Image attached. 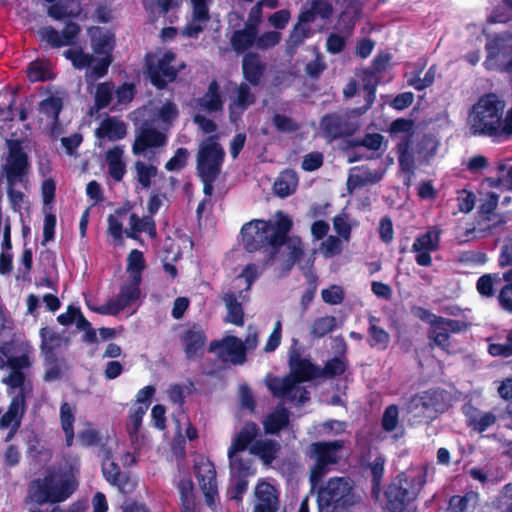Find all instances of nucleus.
I'll list each match as a JSON object with an SVG mask.
<instances>
[{
	"mask_svg": "<svg viewBox=\"0 0 512 512\" xmlns=\"http://www.w3.org/2000/svg\"><path fill=\"white\" fill-rule=\"evenodd\" d=\"M291 227L292 220L282 212L276 213L274 223L253 220L241 229L243 245L250 252L267 247L271 264L287 272L302 254V242L298 237L286 240Z\"/></svg>",
	"mask_w": 512,
	"mask_h": 512,
	"instance_id": "obj_1",
	"label": "nucleus"
},
{
	"mask_svg": "<svg viewBox=\"0 0 512 512\" xmlns=\"http://www.w3.org/2000/svg\"><path fill=\"white\" fill-rule=\"evenodd\" d=\"M91 37V47L95 55L85 53L79 48H70L64 52V56L72 62L77 69H87L85 79L92 82L103 77L111 64L110 53L113 49L114 38L108 31L98 27L88 29Z\"/></svg>",
	"mask_w": 512,
	"mask_h": 512,
	"instance_id": "obj_2",
	"label": "nucleus"
},
{
	"mask_svg": "<svg viewBox=\"0 0 512 512\" xmlns=\"http://www.w3.org/2000/svg\"><path fill=\"white\" fill-rule=\"evenodd\" d=\"M33 361V347L26 341L13 338L0 344V370H10L2 379L9 391L32 392L33 385L26 374Z\"/></svg>",
	"mask_w": 512,
	"mask_h": 512,
	"instance_id": "obj_3",
	"label": "nucleus"
},
{
	"mask_svg": "<svg viewBox=\"0 0 512 512\" xmlns=\"http://www.w3.org/2000/svg\"><path fill=\"white\" fill-rule=\"evenodd\" d=\"M505 104L494 94L479 98L471 107L467 127L472 135L503 138L502 116Z\"/></svg>",
	"mask_w": 512,
	"mask_h": 512,
	"instance_id": "obj_4",
	"label": "nucleus"
},
{
	"mask_svg": "<svg viewBox=\"0 0 512 512\" xmlns=\"http://www.w3.org/2000/svg\"><path fill=\"white\" fill-rule=\"evenodd\" d=\"M290 368V374L284 378L267 379V387L276 397L303 404L309 400V393L301 383L314 378L318 370L308 360L294 358H291Z\"/></svg>",
	"mask_w": 512,
	"mask_h": 512,
	"instance_id": "obj_5",
	"label": "nucleus"
},
{
	"mask_svg": "<svg viewBox=\"0 0 512 512\" xmlns=\"http://www.w3.org/2000/svg\"><path fill=\"white\" fill-rule=\"evenodd\" d=\"M225 151L216 137H208L199 145L196 156L197 172L203 182L206 197L213 193V183L221 173Z\"/></svg>",
	"mask_w": 512,
	"mask_h": 512,
	"instance_id": "obj_6",
	"label": "nucleus"
},
{
	"mask_svg": "<svg viewBox=\"0 0 512 512\" xmlns=\"http://www.w3.org/2000/svg\"><path fill=\"white\" fill-rule=\"evenodd\" d=\"M426 475L425 469L399 474L386 492L389 508L393 512H402L421 491L426 482Z\"/></svg>",
	"mask_w": 512,
	"mask_h": 512,
	"instance_id": "obj_7",
	"label": "nucleus"
},
{
	"mask_svg": "<svg viewBox=\"0 0 512 512\" xmlns=\"http://www.w3.org/2000/svg\"><path fill=\"white\" fill-rule=\"evenodd\" d=\"M76 484L63 475L52 473L32 482L29 495L38 504L57 503L66 500L75 490Z\"/></svg>",
	"mask_w": 512,
	"mask_h": 512,
	"instance_id": "obj_8",
	"label": "nucleus"
},
{
	"mask_svg": "<svg viewBox=\"0 0 512 512\" xmlns=\"http://www.w3.org/2000/svg\"><path fill=\"white\" fill-rule=\"evenodd\" d=\"M317 502L319 512H335L353 505L356 498L350 480L344 477L329 479L319 489Z\"/></svg>",
	"mask_w": 512,
	"mask_h": 512,
	"instance_id": "obj_9",
	"label": "nucleus"
},
{
	"mask_svg": "<svg viewBox=\"0 0 512 512\" xmlns=\"http://www.w3.org/2000/svg\"><path fill=\"white\" fill-rule=\"evenodd\" d=\"M258 433V426L255 423L248 422L241 431L235 435L228 450L231 477H249L254 475L255 469L253 468L251 459H244L240 453L245 451Z\"/></svg>",
	"mask_w": 512,
	"mask_h": 512,
	"instance_id": "obj_10",
	"label": "nucleus"
},
{
	"mask_svg": "<svg viewBox=\"0 0 512 512\" xmlns=\"http://www.w3.org/2000/svg\"><path fill=\"white\" fill-rule=\"evenodd\" d=\"M444 396L439 391H424L413 396L405 409L408 421L419 424L434 419L444 409Z\"/></svg>",
	"mask_w": 512,
	"mask_h": 512,
	"instance_id": "obj_11",
	"label": "nucleus"
},
{
	"mask_svg": "<svg viewBox=\"0 0 512 512\" xmlns=\"http://www.w3.org/2000/svg\"><path fill=\"white\" fill-rule=\"evenodd\" d=\"M486 59L487 70L512 74V35L501 33L487 39Z\"/></svg>",
	"mask_w": 512,
	"mask_h": 512,
	"instance_id": "obj_12",
	"label": "nucleus"
},
{
	"mask_svg": "<svg viewBox=\"0 0 512 512\" xmlns=\"http://www.w3.org/2000/svg\"><path fill=\"white\" fill-rule=\"evenodd\" d=\"M343 448L342 441L316 442L309 447V457L314 465L310 472V481L315 487L321 478L328 472L329 465L335 464L340 458V451Z\"/></svg>",
	"mask_w": 512,
	"mask_h": 512,
	"instance_id": "obj_13",
	"label": "nucleus"
},
{
	"mask_svg": "<svg viewBox=\"0 0 512 512\" xmlns=\"http://www.w3.org/2000/svg\"><path fill=\"white\" fill-rule=\"evenodd\" d=\"M6 143L8 153L1 166L0 178L5 177L8 185L14 186L23 181L28 171V157L23 151L22 144L19 140L9 139Z\"/></svg>",
	"mask_w": 512,
	"mask_h": 512,
	"instance_id": "obj_14",
	"label": "nucleus"
},
{
	"mask_svg": "<svg viewBox=\"0 0 512 512\" xmlns=\"http://www.w3.org/2000/svg\"><path fill=\"white\" fill-rule=\"evenodd\" d=\"M182 63H177L172 52H159L147 57V69L152 83L162 88L167 82L175 79L178 71L183 68Z\"/></svg>",
	"mask_w": 512,
	"mask_h": 512,
	"instance_id": "obj_15",
	"label": "nucleus"
},
{
	"mask_svg": "<svg viewBox=\"0 0 512 512\" xmlns=\"http://www.w3.org/2000/svg\"><path fill=\"white\" fill-rule=\"evenodd\" d=\"M167 143L166 134L151 127L144 126L136 134L132 145V153L135 156L150 157L158 149L163 148Z\"/></svg>",
	"mask_w": 512,
	"mask_h": 512,
	"instance_id": "obj_16",
	"label": "nucleus"
},
{
	"mask_svg": "<svg viewBox=\"0 0 512 512\" xmlns=\"http://www.w3.org/2000/svg\"><path fill=\"white\" fill-rule=\"evenodd\" d=\"M139 282L131 280L129 283L123 285L119 294L110 299L107 303L93 308L96 312L104 315H116L123 309L132 305L140 295L138 288Z\"/></svg>",
	"mask_w": 512,
	"mask_h": 512,
	"instance_id": "obj_17",
	"label": "nucleus"
},
{
	"mask_svg": "<svg viewBox=\"0 0 512 512\" xmlns=\"http://www.w3.org/2000/svg\"><path fill=\"white\" fill-rule=\"evenodd\" d=\"M195 475L207 504L213 506L217 498L216 472L213 464L206 458H200L195 463Z\"/></svg>",
	"mask_w": 512,
	"mask_h": 512,
	"instance_id": "obj_18",
	"label": "nucleus"
},
{
	"mask_svg": "<svg viewBox=\"0 0 512 512\" xmlns=\"http://www.w3.org/2000/svg\"><path fill=\"white\" fill-rule=\"evenodd\" d=\"M7 391L12 395V400L6 411L0 410V429H17L20 426L21 419L24 415L26 405L25 399L31 395L32 392H24L17 389L16 392Z\"/></svg>",
	"mask_w": 512,
	"mask_h": 512,
	"instance_id": "obj_19",
	"label": "nucleus"
},
{
	"mask_svg": "<svg viewBox=\"0 0 512 512\" xmlns=\"http://www.w3.org/2000/svg\"><path fill=\"white\" fill-rule=\"evenodd\" d=\"M279 491L265 480L257 483L254 489L253 512H278Z\"/></svg>",
	"mask_w": 512,
	"mask_h": 512,
	"instance_id": "obj_20",
	"label": "nucleus"
},
{
	"mask_svg": "<svg viewBox=\"0 0 512 512\" xmlns=\"http://www.w3.org/2000/svg\"><path fill=\"white\" fill-rule=\"evenodd\" d=\"M80 32L81 28L77 23L69 22L61 32L53 27L46 26L39 29L38 34L42 41L47 42L52 47H63L75 44Z\"/></svg>",
	"mask_w": 512,
	"mask_h": 512,
	"instance_id": "obj_21",
	"label": "nucleus"
},
{
	"mask_svg": "<svg viewBox=\"0 0 512 512\" xmlns=\"http://www.w3.org/2000/svg\"><path fill=\"white\" fill-rule=\"evenodd\" d=\"M212 0H190L191 17L183 28L182 34L187 37H197L210 20L209 8Z\"/></svg>",
	"mask_w": 512,
	"mask_h": 512,
	"instance_id": "obj_22",
	"label": "nucleus"
},
{
	"mask_svg": "<svg viewBox=\"0 0 512 512\" xmlns=\"http://www.w3.org/2000/svg\"><path fill=\"white\" fill-rule=\"evenodd\" d=\"M440 232L436 228L429 229L426 233L417 237L412 245V251L417 254L416 262L420 266H430L432 258L430 253L439 246Z\"/></svg>",
	"mask_w": 512,
	"mask_h": 512,
	"instance_id": "obj_23",
	"label": "nucleus"
},
{
	"mask_svg": "<svg viewBox=\"0 0 512 512\" xmlns=\"http://www.w3.org/2000/svg\"><path fill=\"white\" fill-rule=\"evenodd\" d=\"M63 107V99L60 95H50L43 99L38 106V121L51 133L57 129L58 115Z\"/></svg>",
	"mask_w": 512,
	"mask_h": 512,
	"instance_id": "obj_24",
	"label": "nucleus"
},
{
	"mask_svg": "<svg viewBox=\"0 0 512 512\" xmlns=\"http://www.w3.org/2000/svg\"><path fill=\"white\" fill-rule=\"evenodd\" d=\"M465 326L463 322L441 317L431 326L429 336L441 349L448 350L450 333L460 332Z\"/></svg>",
	"mask_w": 512,
	"mask_h": 512,
	"instance_id": "obj_25",
	"label": "nucleus"
},
{
	"mask_svg": "<svg viewBox=\"0 0 512 512\" xmlns=\"http://www.w3.org/2000/svg\"><path fill=\"white\" fill-rule=\"evenodd\" d=\"M321 126L327 137L336 138L350 135L357 129V124L350 121L347 114H333L322 119Z\"/></svg>",
	"mask_w": 512,
	"mask_h": 512,
	"instance_id": "obj_26",
	"label": "nucleus"
},
{
	"mask_svg": "<svg viewBox=\"0 0 512 512\" xmlns=\"http://www.w3.org/2000/svg\"><path fill=\"white\" fill-rule=\"evenodd\" d=\"M222 300L227 310V315L225 318L226 322L235 324L237 326H242L244 323L242 302L245 300L242 292L236 289H232L231 291L223 294Z\"/></svg>",
	"mask_w": 512,
	"mask_h": 512,
	"instance_id": "obj_27",
	"label": "nucleus"
},
{
	"mask_svg": "<svg viewBox=\"0 0 512 512\" xmlns=\"http://www.w3.org/2000/svg\"><path fill=\"white\" fill-rule=\"evenodd\" d=\"M253 102L254 96L248 85L242 83L236 86L229 105L230 119L236 121Z\"/></svg>",
	"mask_w": 512,
	"mask_h": 512,
	"instance_id": "obj_28",
	"label": "nucleus"
},
{
	"mask_svg": "<svg viewBox=\"0 0 512 512\" xmlns=\"http://www.w3.org/2000/svg\"><path fill=\"white\" fill-rule=\"evenodd\" d=\"M126 124L118 118L107 117L101 121L95 134L99 140L116 141L125 137Z\"/></svg>",
	"mask_w": 512,
	"mask_h": 512,
	"instance_id": "obj_29",
	"label": "nucleus"
},
{
	"mask_svg": "<svg viewBox=\"0 0 512 512\" xmlns=\"http://www.w3.org/2000/svg\"><path fill=\"white\" fill-rule=\"evenodd\" d=\"M217 347L225 361H230L234 364H242L245 361V347L240 339L234 336L227 337L220 344H217Z\"/></svg>",
	"mask_w": 512,
	"mask_h": 512,
	"instance_id": "obj_30",
	"label": "nucleus"
},
{
	"mask_svg": "<svg viewBox=\"0 0 512 512\" xmlns=\"http://www.w3.org/2000/svg\"><path fill=\"white\" fill-rule=\"evenodd\" d=\"M205 341L204 333L199 326H193L188 329L183 336L187 357L190 359L200 357L204 351Z\"/></svg>",
	"mask_w": 512,
	"mask_h": 512,
	"instance_id": "obj_31",
	"label": "nucleus"
},
{
	"mask_svg": "<svg viewBox=\"0 0 512 512\" xmlns=\"http://www.w3.org/2000/svg\"><path fill=\"white\" fill-rule=\"evenodd\" d=\"M467 423L477 432H483L495 424L496 416L492 412L481 411L472 406L463 408Z\"/></svg>",
	"mask_w": 512,
	"mask_h": 512,
	"instance_id": "obj_32",
	"label": "nucleus"
},
{
	"mask_svg": "<svg viewBox=\"0 0 512 512\" xmlns=\"http://www.w3.org/2000/svg\"><path fill=\"white\" fill-rule=\"evenodd\" d=\"M102 472L105 479L113 486H116L121 492H126L132 486L124 474L120 472L119 467L113 459L107 455L103 460Z\"/></svg>",
	"mask_w": 512,
	"mask_h": 512,
	"instance_id": "obj_33",
	"label": "nucleus"
},
{
	"mask_svg": "<svg viewBox=\"0 0 512 512\" xmlns=\"http://www.w3.org/2000/svg\"><path fill=\"white\" fill-rule=\"evenodd\" d=\"M383 169L370 170L353 168L348 177L347 185L349 189H355L368 184H374L380 181L384 175Z\"/></svg>",
	"mask_w": 512,
	"mask_h": 512,
	"instance_id": "obj_34",
	"label": "nucleus"
},
{
	"mask_svg": "<svg viewBox=\"0 0 512 512\" xmlns=\"http://www.w3.org/2000/svg\"><path fill=\"white\" fill-rule=\"evenodd\" d=\"M249 450L250 454L258 456L265 465H269L277 458L280 445L271 439H260L254 441Z\"/></svg>",
	"mask_w": 512,
	"mask_h": 512,
	"instance_id": "obj_35",
	"label": "nucleus"
},
{
	"mask_svg": "<svg viewBox=\"0 0 512 512\" xmlns=\"http://www.w3.org/2000/svg\"><path fill=\"white\" fill-rule=\"evenodd\" d=\"M146 232L150 237L156 236L155 223L151 216L139 218L135 213L129 215V227L125 229V235L137 239V234Z\"/></svg>",
	"mask_w": 512,
	"mask_h": 512,
	"instance_id": "obj_36",
	"label": "nucleus"
},
{
	"mask_svg": "<svg viewBox=\"0 0 512 512\" xmlns=\"http://www.w3.org/2000/svg\"><path fill=\"white\" fill-rule=\"evenodd\" d=\"M198 111L217 112L223 108V102L219 94V85L216 81L209 84L203 97L197 99Z\"/></svg>",
	"mask_w": 512,
	"mask_h": 512,
	"instance_id": "obj_37",
	"label": "nucleus"
},
{
	"mask_svg": "<svg viewBox=\"0 0 512 512\" xmlns=\"http://www.w3.org/2000/svg\"><path fill=\"white\" fill-rule=\"evenodd\" d=\"M123 153L124 150L121 146H115L109 149L106 153V162L109 174L116 181L122 180L126 172V165L122 159Z\"/></svg>",
	"mask_w": 512,
	"mask_h": 512,
	"instance_id": "obj_38",
	"label": "nucleus"
},
{
	"mask_svg": "<svg viewBox=\"0 0 512 512\" xmlns=\"http://www.w3.org/2000/svg\"><path fill=\"white\" fill-rule=\"evenodd\" d=\"M242 71L245 79L253 85L260 82L264 71V65L256 54H246L243 58Z\"/></svg>",
	"mask_w": 512,
	"mask_h": 512,
	"instance_id": "obj_39",
	"label": "nucleus"
},
{
	"mask_svg": "<svg viewBox=\"0 0 512 512\" xmlns=\"http://www.w3.org/2000/svg\"><path fill=\"white\" fill-rule=\"evenodd\" d=\"M75 410L67 402L62 403L60 407V424L65 434V441L67 446H71L74 441V428Z\"/></svg>",
	"mask_w": 512,
	"mask_h": 512,
	"instance_id": "obj_40",
	"label": "nucleus"
},
{
	"mask_svg": "<svg viewBox=\"0 0 512 512\" xmlns=\"http://www.w3.org/2000/svg\"><path fill=\"white\" fill-rule=\"evenodd\" d=\"M257 30L256 27L246 26L243 30L236 31L231 38L232 48L241 52L256 43Z\"/></svg>",
	"mask_w": 512,
	"mask_h": 512,
	"instance_id": "obj_41",
	"label": "nucleus"
},
{
	"mask_svg": "<svg viewBox=\"0 0 512 512\" xmlns=\"http://www.w3.org/2000/svg\"><path fill=\"white\" fill-rule=\"evenodd\" d=\"M378 320L375 317L369 318V339L368 342L371 347L377 348L379 350H384L387 348L390 340V336L388 332L378 326Z\"/></svg>",
	"mask_w": 512,
	"mask_h": 512,
	"instance_id": "obj_42",
	"label": "nucleus"
},
{
	"mask_svg": "<svg viewBox=\"0 0 512 512\" xmlns=\"http://www.w3.org/2000/svg\"><path fill=\"white\" fill-rule=\"evenodd\" d=\"M134 172L137 182L142 188L148 189L152 180L157 176V167L151 163H147L141 160H137L134 163Z\"/></svg>",
	"mask_w": 512,
	"mask_h": 512,
	"instance_id": "obj_43",
	"label": "nucleus"
},
{
	"mask_svg": "<svg viewBox=\"0 0 512 512\" xmlns=\"http://www.w3.org/2000/svg\"><path fill=\"white\" fill-rule=\"evenodd\" d=\"M126 213L125 209H119L107 217L108 233L113 237L116 245L123 244V234H125L123 218Z\"/></svg>",
	"mask_w": 512,
	"mask_h": 512,
	"instance_id": "obj_44",
	"label": "nucleus"
},
{
	"mask_svg": "<svg viewBox=\"0 0 512 512\" xmlns=\"http://www.w3.org/2000/svg\"><path fill=\"white\" fill-rule=\"evenodd\" d=\"M337 326V319L334 316H321L314 319L309 325V332L313 338H322L332 332Z\"/></svg>",
	"mask_w": 512,
	"mask_h": 512,
	"instance_id": "obj_45",
	"label": "nucleus"
},
{
	"mask_svg": "<svg viewBox=\"0 0 512 512\" xmlns=\"http://www.w3.org/2000/svg\"><path fill=\"white\" fill-rule=\"evenodd\" d=\"M298 179L296 173L288 170L280 174L274 183V190L280 197H286L293 193L297 187Z\"/></svg>",
	"mask_w": 512,
	"mask_h": 512,
	"instance_id": "obj_46",
	"label": "nucleus"
},
{
	"mask_svg": "<svg viewBox=\"0 0 512 512\" xmlns=\"http://www.w3.org/2000/svg\"><path fill=\"white\" fill-rule=\"evenodd\" d=\"M332 14V6L323 0L314 1L309 10L301 13V21L314 22L316 19L328 18Z\"/></svg>",
	"mask_w": 512,
	"mask_h": 512,
	"instance_id": "obj_47",
	"label": "nucleus"
},
{
	"mask_svg": "<svg viewBox=\"0 0 512 512\" xmlns=\"http://www.w3.org/2000/svg\"><path fill=\"white\" fill-rule=\"evenodd\" d=\"M288 424V412L284 408H279L270 415L263 422L264 429L268 434L277 433L280 429Z\"/></svg>",
	"mask_w": 512,
	"mask_h": 512,
	"instance_id": "obj_48",
	"label": "nucleus"
},
{
	"mask_svg": "<svg viewBox=\"0 0 512 512\" xmlns=\"http://www.w3.org/2000/svg\"><path fill=\"white\" fill-rule=\"evenodd\" d=\"M259 274L260 271L257 266L254 264L247 265L242 273L234 279L232 289H236L241 292L249 290Z\"/></svg>",
	"mask_w": 512,
	"mask_h": 512,
	"instance_id": "obj_49",
	"label": "nucleus"
},
{
	"mask_svg": "<svg viewBox=\"0 0 512 512\" xmlns=\"http://www.w3.org/2000/svg\"><path fill=\"white\" fill-rule=\"evenodd\" d=\"M16 91L6 89L0 92V120L7 121L13 119L12 106L15 103Z\"/></svg>",
	"mask_w": 512,
	"mask_h": 512,
	"instance_id": "obj_50",
	"label": "nucleus"
},
{
	"mask_svg": "<svg viewBox=\"0 0 512 512\" xmlns=\"http://www.w3.org/2000/svg\"><path fill=\"white\" fill-rule=\"evenodd\" d=\"M360 11L359 5L348 7L340 16L337 28L342 32L349 34L355 24V19Z\"/></svg>",
	"mask_w": 512,
	"mask_h": 512,
	"instance_id": "obj_51",
	"label": "nucleus"
},
{
	"mask_svg": "<svg viewBox=\"0 0 512 512\" xmlns=\"http://www.w3.org/2000/svg\"><path fill=\"white\" fill-rule=\"evenodd\" d=\"M127 269L131 280L140 282V272L144 268L143 254L139 250H132L127 258Z\"/></svg>",
	"mask_w": 512,
	"mask_h": 512,
	"instance_id": "obj_52",
	"label": "nucleus"
},
{
	"mask_svg": "<svg viewBox=\"0 0 512 512\" xmlns=\"http://www.w3.org/2000/svg\"><path fill=\"white\" fill-rule=\"evenodd\" d=\"M390 133L394 137L407 139L414 134V122L411 119L400 118L392 122Z\"/></svg>",
	"mask_w": 512,
	"mask_h": 512,
	"instance_id": "obj_53",
	"label": "nucleus"
},
{
	"mask_svg": "<svg viewBox=\"0 0 512 512\" xmlns=\"http://www.w3.org/2000/svg\"><path fill=\"white\" fill-rule=\"evenodd\" d=\"M177 116V106L171 102H165L157 109L156 112V119L168 127L172 125Z\"/></svg>",
	"mask_w": 512,
	"mask_h": 512,
	"instance_id": "obj_54",
	"label": "nucleus"
},
{
	"mask_svg": "<svg viewBox=\"0 0 512 512\" xmlns=\"http://www.w3.org/2000/svg\"><path fill=\"white\" fill-rule=\"evenodd\" d=\"M501 280L499 274H485L477 281V291L485 297H491L494 294V284Z\"/></svg>",
	"mask_w": 512,
	"mask_h": 512,
	"instance_id": "obj_55",
	"label": "nucleus"
},
{
	"mask_svg": "<svg viewBox=\"0 0 512 512\" xmlns=\"http://www.w3.org/2000/svg\"><path fill=\"white\" fill-rule=\"evenodd\" d=\"M113 95V86L111 83H100L95 91V104L98 109H102L110 103Z\"/></svg>",
	"mask_w": 512,
	"mask_h": 512,
	"instance_id": "obj_56",
	"label": "nucleus"
},
{
	"mask_svg": "<svg viewBox=\"0 0 512 512\" xmlns=\"http://www.w3.org/2000/svg\"><path fill=\"white\" fill-rule=\"evenodd\" d=\"M476 502V495H466V496H453L448 504V507L445 512H465L471 506V503Z\"/></svg>",
	"mask_w": 512,
	"mask_h": 512,
	"instance_id": "obj_57",
	"label": "nucleus"
},
{
	"mask_svg": "<svg viewBox=\"0 0 512 512\" xmlns=\"http://www.w3.org/2000/svg\"><path fill=\"white\" fill-rule=\"evenodd\" d=\"M495 22L505 23L512 21V0H501L492 15Z\"/></svg>",
	"mask_w": 512,
	"mask_h": 512,
	"instance_id": "obj_58",
	"label": "nucleus"
},
{
	"mask_svg": "<svg viewBox=\"0 0 512 512\" xmlns=\"http://www.w3.org/2000/svg\"><path fill=\"white\" fill-rule=\"evenodd\" d=\"M189 152L185 148H178L174 156L165 164L168 171H178L182 169L187 162Z\"/></svg>",
	"mask_w": 512,
	"mask_h": 512,
	"instance_id": "obj_59",
	"label": "nucleus"
},
{
	"mask_svg": "<svg viewBox=\"0 0 512 512\" xmlns=\"http://www.w3.org/2000/svg\"><path fill=\"white\" fill-rule=\"evenodd\" d=\"M320 250L325 257L337 255L342 251L341 241L335 236H329L322 242Z\"/></svg>",
	"mask_w": 512,
	"mask_h": 512,
	"instance_id": "obj_60",
	"label": "nucleus"
},
{
	"mask_svg": "<svg viewBox=\"0 0 512 512\" xmlns=\"http://www.w3.org/2000/svg\"><path fill=\"white\" fill-rule=\"evenodd\" d=\"M281 40V33L277 31H269L256 37V46L259 49H269L277 45Z\"/></svg>",
	"mask_w": 512,
	"mask_h": 512,
	"instance_id": "obj_61",
	"label": "nucleus"
},
{
	"mask_svg": "<svg viewBox=\"0 0 512 512\" xmlns=\"http://www.w3.org/2000/svg\"><path fill=\"white\" fill-rule=\"evenodd\" d=\"M309 21H301V15L299 16V21L295 25L294 29L290 34V43L292 45H298L302 43V41L308 37L309 29L307 28V24Z\"/></svg>",
	"mask_w": 512,
	"mask_h": 512,
	"instance_id": "obj_62",
	"label": "nucleus"
},
{
	"mask_svg": "<svg viewBox=\"0 0 512 512\" xmlns=\"http://www.w3.org/2000/svg\"><path fill=\"white\" fill-rule=\"evenodd\" d=\"M360 145L373 151H379L383 147H386L384 136L379 133H371L365 135L361 140Z\"/></svg>",
	"mask_w": 512,
	"mask_h": 512,
	"instance_id": "obj_63",
	"label": "nucleus"
},
{
	"mask_svg": "<svg viewBox=\"0 0 512 512\" xmlns=\"http://www.w3.org/2000/svg\"><path fill=\"white\" fill-rule=\"evenodd\" d=\"M507 284L500 290L498 300L501 307L512 313V281H506Z\"/></svg>",
	"mask_w": 512,
	"mask_h": 512,
	"instance_id": "obj_64",
	"label": "nucleus"
}]
</instances>
